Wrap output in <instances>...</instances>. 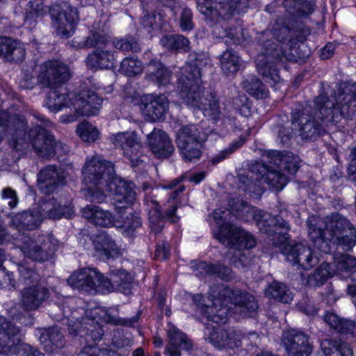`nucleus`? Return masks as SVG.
<instances>
[{"label":"nucleus","instance_id":"obj_43","mask_svg":"<svg viewBox=\"0 0 356 356\" xmlns=\"http://www.w3.org/2000/svg\"><path fill=\"white\" fill-rule=\"evenodd\" d=\"M95 249L106 258L110 259L120 255V251L112 238L105 234H99L95 241Z\"/></svg>","mask_w":356,"mask_h":356},{"label":"nucleus","instance_id":"obj_40","mask_svg":"<svg viewBox=\"0 0 356 356\" xmlns=\"http://www.w3.org/2000/svg\"><path fill=\"white\" fill-rule=\"evenodd\" d=\"M160 43L168 51L187 52L190 49L188 39L182 35H166L161 38Z\"/></svg>","mask_w":356,"mask_h":356},{"label":"nucleus","instance_id":"obj_22","mask_svg":"<svg viewBox=\"0 0 356 356\" xmlns=\"http://www.w3.org/2000/svg\"><path fill=\"white\" fill-rule=\"evenodd\" d=\"M282 253L288 261L298 264L306 270L318 263V258L314 256L311 248L302 243H296L293 245L286 244L282 249Z\"/></svg>","mask_w":356,"mask_h":356},{"label":"nucleus","instance_id":"obj_35","mask_svg":"<svg viewBox=\"0 0 356 356\" xmlns=\"http://www.w3.org/2000/svg\"><path fill=\"white\" fill-rule=\"evenodd\" d=\"M11 218V226L19 232L33 230L35 229L41 222L38 213L30 211L18 213Z\"/></svg>","mask_w":356,"mask_h":356},{"label":"nucleus","instance_id":"obj_62","mask_svg":"<svg viewBox=\"0 0 356 356\" xmlns=\"http://www.w3.org/2000/svg\"><path fill=\"white\" fill-rule=\"evenodd\" d=\"M179 26L182 31H190L193 29V14L189 8H185L182 10L179 19Z\"/></svg>","mask_w":356,"mask_h":356},{"label":"nucleus","instance_id":"obj_21","mask_svg":"<svg viewBox=\"0 0 356 356\" xmlns=\"http://www.w3.org/2000/svg\"><path fill=\"white\" fill-rule=\"evenodd\" d=\"M49 296V289L43 284L24 286L20 291L19 305L26 312L35 311Z\"/></svg>","mask_w":356,"mask_h":356},{"label":"nucleus","instance_id":"obj_17","mask_svg":"<svg viewBox=\"0 0 356 356\" xmlns=\"http://www.w3.org/2000/svg\"><path fill=\"white\" fill-rule=\"evenodd\" d=\"M204 337L218 349H234L241 345L243 334L234 328L223 329L205 323Z\"/></svg>","mask_w":356,"mask_h":356},{"label":"nucleus","instance_id":"obj_64","mask_svg":"<svg viewBox=\"0 0 356 356\" xmlns=\"http://www.w3.org/2000/svg\"><path fill=\"white\" fill-rule=\"evenodd\" d=\"M348 159L350 161L348 166L349 179L356 182V146L350 147Z\"/></svg>","mask_w":356,"mask_h":356},{"label":"nucleus","instance_id":"obj_23","mask_svg":"<svg viewBox=\"0 0 356 356\" xmlns=\"http://www.w3.org/2000/svg\"><path fill=\"white\" fill-rule=\"evenodd\" d=\"M168 107L169 102L164 95H145L140 104L143 113L152 122L163 119Z\"/></svg>","mask_w":356,"mask_h":356},{"label":"nucleus","instance_id":"obj_25","mask_svg":"<svg viewBox=\"0 0 356 356\" xmlns=\"http://www.w3.org/2000/svg\"><path fill=\"white\" fill-rule=\"evenodd\" d=\"M64 183L65 177L62 172L54 165H47L38 174V188L43 193H54Z\"/></svg>","mask_w":356,"mask_h":356},{"label":"nucleus","instance_id":"obj_9","mask_svg":"<svg viewBox=\"0 0 356 356\" xmlns=\"http://www.w3.org/2000/svg\"><path fill=\"white\" fill-rule=\"evenodd\" d=\"M206 140V134L195 124L182 126L177 132V147L186 162L195 163L201 159Z\"/></svg>","mask_w":356,"mask_h":356},{"label":"nucleus","instance_id":"obj_27","mask_svg":"<svg viewBox=\"0 0 356 356\" xmlns=\"http://www.w3.org/2000/svg\"><path fill=\"white\" fill-rule=\"evenodd\" d=\"M26 49L19 40L9 37H0V57L6 62L18 63L24 61Z\"/></svg>","mask_w":356,"mask_h":356},{"label":"nucleus","instance_id":"obj_57","mask_svg":"<svg viewBox=\"0 0 356 356\" xmlns=\"http://www.w3.org/2000/svg\"><path fill=\"white\" fill-rule=\"evenodd\" d=\"M140 226V217L136 213H129L124 220L122 228L127 236H131L134 231Z\"/></svg>","mask_w":356,"mask_h":356},{"label":"nucleus","instance_id":"obj_6","mask_svg":"<svg viewBox=\"0 0 356 356\" xmlns=\"http://www.w3.org/2000/svg\"><path fill=\"white\" fill-rule=\"evenodd\" d=\"M108 36L99 31H91L87 37L75 38L71 42L77 49H91L95 47L85 60L87 67L97 71L108 70L114 67L117 59L115 51L107 48Z\"/></svg>","mask_w":356,"mask_h":356},{"label":"nucleus","instance_id":"obj_4","mask_svg":"<svg viewBox=\"0 0 356 356\" xmlns=\"http://www.w3.org/2000/svg\"><path fill=\"white\" fill-rule=\"evenodd\" d=\"M213 237L229 249L226 256L236 268H245L250 264L249 254L243 250L256 245L255 238L248 232L236 225H224L213 232Z\"/></svg>","mask_w":356,"mask_h":356},{"label":"nucleus","instance_id":"obj_50","mask_svg":"<svg viewBox=\"0 0 356 356\" xmlns=\"http://www.w3.org/2000/svg\"><path fill=\"white\" fill-rule=\"evenodd\" d=\"M273 36L280 42H290L292 40V36L295 35V31L291 30L283 17H279L276 19L273 28Z\"/></svg>","mask_w":356,"mask_h":356},{"label":"nucleus","instance_id":"obj_53","mask_svg":"<svg viewBox=\"0 0 356 356\" xmlns=\"http://www.w3.org/2000/svg\"><path fill=\"white\" fill-rule=\"evenodd\" d=\"M238 206L241 207L242 210L241 212L237 213V218L243 221H248L252 219L259 227V222L262 221L264 212L261 210H256L245 202H239Z\"/></svg>","mask_w":356,"mask_h":356},{"label":"nucleus","instance_id":"obj_13","mask_svg":"<svg viewBox=\"0 0 356 356\" xmlns=\"http://www.w3.org/2000/svg\"><path fill=\"white\" fill-rule=\"evenodd\" d=\"M26 135L27 136L26 134ZM28 137L35 152L39 156L49 158L55 154H65L69 151L66 145L56 141L54 136L40 126L38 125L31 129Z\"/></svg>","mask_w":356,"mask_h":356},{"label":"nucleus","instance_id":"obj_44","mask_svg":"<svg viewBox=\"0 0 356 356\" xmlns=\"http://www.w3.org/2000/svg\"><path fill=\"white\" fill-rule=\"evenodd\" d=\"M79 324L80 325L76 326V328L79 333H83L87 338L91 339L95 342L102 339L103 330L95 319L84 318Z\"/></svg>","mask_w":356,"mask_h":356},{"label":"nucleus","instance_id":"obj_28","mask_svg":"<svg viewBox=\"0 0 356 356\" xmlns=\"http://www.w3.org/2000/svg\"><path fill=\"white\" fill-rule=\"evenodd\" d=\"M147 142L151 151L158 158L169 157L175 149L168 136L161 129H154L147 135Z\"/></svg>","mask_w":356,"mask_h":356},{"label":"nucleus","instance_id":"obj_52","mask_svg":"<svg viewBox=\"0 0 356 356\" xmlns=\"http://www.w3.org/2000/svg\"><path fill=\"white\" fill-rule=\"evenodd\" d=\"M112 44L114 48L123 52L138 53L140 51V44L136 38L131 35L115 38L112 41Z\"/></svg>","mask_w":356,"mask_h":356},{"label":"nucleus","instance_id":"obj_15","mask_svg":"<svg viewBox=\"0 0 356 356\" xmlns=\"http://www.w3.org/2000/svg\"><path fill=\"white\" fill-rule=\"evenodd\" d=\"M17 245L26 257L38 261H47L56 250L49 238H38L35 240L24 234L17 240Z\"/></svg>","mask_w":356,"mask_h":356},{"label":"nucleus","instance_id":"obj_7","mask_svg":"<svg viewBox=\"0 0 356 356\" xmlns=\"http://www.w3.org/2000/svg\"><path fill=\"white\" fill-rule=\"evenodd\" d=\"M315 110L310 105H305L296 108L292 113L293 129L299 133L300 136L305 140L316 139L326 132V127L334 122H325L322 120L316 100Z\"/></svg>","mask_w":356,"mask_h":356},{"label":"nucleus","instance_id":"obj_5","mask_svg":"<svg viewBox=\"0 0 356 356\" xmlns=\"http://www.w3.org/2000/svg\"><path fill=\"white\" fill-rule=\"evenodd\" d=\"M82 173L83 183L87 186L86 197L94 203L104 202L106 197L105 189L115 177L112 163L92 156L86 160Z\"/></svg>","mask_w":356,"mask_h":356},{"label":"nucleus","instance_id":"obj_63","mask_svg":"<svg viewBox=\"0 0 356 356\" xmlns=\"http://www.w3.org/2000/svg\"><path fill=\"white\" fill-rule=\"evenodd\" d=\"M79 356H112L108 349H100L97 347L88 346L84 348L79 354Z\"/></svg>","mask_w":356,"mask_h":356},{"label":"nucleus","instance_id":"obj_41","mask_svg":"<svg viewBox=\"0 0 356 356\" xmlns=\"http://www.w3.org/2000/svg\"><path fill=\"white\" fill-rule=\"evenodd\" d=\"M262 221L259 222V229L261 232L269 235L275 232V227L284 229L286 231L290 229L289 222L281 216H273L268 213H264Z\"/></svg>","mask_w":356,"mask_h":356},{"label":"nucleus","instance_id":"obj_32","mask_svg":"<svg viewBox=\"0 0 356 356\" xmlns=\"http://www.w3.org/2000/svg\"><path fill=\"white\" fill-rule=\"evenodd\" d=\"M196 270L201 275L215 276L226 282H229L235 277L231 268L220 263L201 261L197 264Z\"/></svg>","mask_w":356,"mask_h":356},{"label":"nucleus","instance_id":"obj_30","mask_svg":"<svg viewBox=\"0 0 356 356\" xmlns=\"http://www.w3.org/2000/svg\"><path fill=\"white\" fill-rule=\"evenodd\" d=\"M49 88L50 91L47 93L44 104L50 111L57 113L63 108L73 109L72 104L74 101V95H72V97H70V95L61 91L60 86Z\"/></svg>","mask_w":356,"mask_h":356},{"label":"nucleus","instance_id":"obj_48","mask_svg":"<svg viewBox=\"0 0 356 356\" xmlns=\"http://www.w3.org/2000/svg\"><path fill=\"white\" fill-rule=\"evenodd\" d=\"M19 284L24 286H32L34 284H42L40 282V275L31 267L26 265L20 264L18 266Z\"/></svg>","mask_w":356,"mask_h":356},{"label":"nucleus","instance_id":"obj_20","mask_svg":"<svg viewBox=\"0 0 356 356\" xmlns=\"http://www.w3.org/2000/svg\"><path fill=\"white\" fill-rule=\"evenodd\" d=\"M134 184L120 177H113L105 189V194L112 196L113 204L118 208H125L131 206L136 200Z\"/></svg>","mask_w":356,"mask_h":356},{"label":"nucleus","instance_id":"obj_36","mask_svg":"<svg viewBox=\"0 0 356 356\" xmlns=\"http://www.w3.org/2000/svg\"><path fill=\"white\" fill-rule=\"evenodd\" d=\"M335 273L343 278L350 277L356 282V259L349 254H341L335 257ZM356 284V283L355 284Z\"/></svg>","mask_w":356,"mask_h":356},{"label":"nucleus","instance_id":"obj_39","mask_svg":"<svg viewBox=\"0 0 356 356\" xmlns=\"http://www.w3.org/2000/svg\"><path fill=\"white\" fill-rule=\"evenodd\" d=\"M324 321L334 330L344 334L356 336V322L343 320L332 312H326L323 316Z\"/></svg>","mask_w":356,"mask_h":356},{"label":"nucleus","instance_id":"obj_45","mask_svg":"<svg viewBox=\"0 0 356 356\" xmlns=\"http://www.w3.org/2000/svg\"><path fill=\"white\" fill-rule=\"evenodd\" d=\"M265 294L268 298L283 303H289L293 299L292 293L288 287L284 283L276 281L273 282L268 286Z\"/></svg>","mask_w":356,"mask_h":356},{"label":"nucleus","instance_id":"obj_61","mask_svg":"<svg viewBox=\"0 0 356 356\" xmlns=\"http://www.w3.org/2000/svg\"><path fill=\"white\" fill-rule=\"evenodd\" d=\"M222 37L229 38L231 41L236 44H241L244 40L243 29L241 25L235 26L234 29H225V34H223Z\"/></svg>","mask_w":356,"mask_h":356},{"label":"nucleus","instance_id":"obj_51","mask_svg":"<svg viewBox=\"0 0 356 356\" xmlns=\"http://www.w3.org/2000/svg\"><path fill=\"white\" fill-rule=\"evenodd\" d=\"M243 89L251 96L257 99H263L268 96V90L261 81L256 77H250L242 83Z\"/></svg>","mask_w":356,"mask_h":356},{"label":"nucleus","instance_id":"obj_3","mask_svg":"<svg viewBox=\"0 0 356 356\" xmlns=\"http://www.w3.org/2000/svg\"><path fill=\"white\" fill-rule=\"evenodd\" d=\"M316 104L326 123H337L342 117L352 116L356 112V83H341L334 96L320 95L316 98Z\"/></svg>","mask_w":356,"mask_h":356},{"label":"nucleus","instance_id":"obj_18","mask_svg":"<svg viewBox=\"0 0 356 356\" xmlns=\"http://www.w3.org/2000/svg\"><path fill=\"white\" fill-rule=\"evenodd\" d=\"M281 343L288 356H309L312 352L309 335L300 330L284 331Z\"/></svg>","mask_w":356,"mask_h":356},{"label":"nucleus","instance_id":"obj_16","mask_svg":"<svg viewBox=\"0 0 356 356\" xmlns=\"http://www.w3.org/2000/svg\"><path fill=\"white\" fill-rule=\"evenodd\" d=\"M103 99L97 92L84 89L76 95H74V101L72 104L75 115L70 117L63 116V122H69L76 120V115H95L102 106Z\"/></svg>","mask_w":356,"mask_h":356},{"label":"nucleus","instance_id":"obj_37","mask_svg":"<svg viewBox=\"0 0 356 356\" xmlns=\"http://www.w3.org/2000/svg\"><path fill=\"white\" fill-rule=\"evenodd\" d=\"M132 280L131 275L125 270H113L111 273V278L108 279L112 289L107 293L117 290L124 294H129L131 292Z\"/></svg>","mask_w":356,"mask_h":356},{"label":"nucleus","instance_id":"obj_54","mask_svg":"<svg viewBox=\"0 0 356 356\" xmlns=\"http://www.w3.org/2000/svg\"><path fill=\"white\" fill-rule=\"evenodd\" d=\"M257 66L259 74L263 76L264 81L270 86H273L280 81V75L273 65L270 63L262 64L258 63Z\"/></svg>","mask_w":356,"mask_h":356},{"label":"nucleus","instance_id":"obj_59","mask_svg":"<svg viewBox=\"0 0 356 356\" xmlns=\"http://www.w3.org/2000/svg\"><path fill=\"white\" fill-rule=\"evenodd\" d=\"M6 259L5 253L3 250L0 248V270L1 271V274L3 275V281L1 282V285L3 288L12 289L15 288L16 285V282L14 279V275L13 273L6 272L3 268H2V263Z\"/></svg>","mask_w":356,"mask_h":356},{"label":"nucleus","instance_id":"obj_12","mask_svg":"<svg viewBox=\"0 0 356 356\" xmlns=\"http://www.w3.org/2000/svg\"><path fill=\"white\" fill-rule=\"evenodd\" d=\"M252 171L257 172L255 179L259 183H254L248 177L243 181L245 186V191L250 193L260 195L263 193L264 189L260 185L261 181L277 191L282 190L288 183V178L285 175L268 164L257 163L252 166Z\"/></svg>","mask_w":356,"mask_h":356},{"label":"nucleus","instance_id":"obj_42","mask_svg":"<svg viewBox=\"0 0 356 356\" xmlns=\"http://www.w3.org/2000/svg\"><path fill=\"white\" fill-rule=\"evenodd\" d=\"M220 68L224 74L229 76L238 71L240 67L239 56L232 49L225 51L219 57Z\"/></svg>","mask_w":356,"mask_h":356},{"label":"nucleus","instance_id":"obj_2","mask_svg":"<svg viewBox=\"0 0 356 356\" xmlns=\"http://www.w3.org/2000/svg\"><path fill=\"white\" fill-rule=\"evenodd\" d=\"M307 224L310 240L321 252H330L332 245L341 246L344 250H349L356 245L355 227L338 212L326 216L324 220L312 216Z\"/></svg>","mask_w":356,"mask_h":356},{"label":"nucleus","instance_id":"obj_19","mask_svg":"<svg viewBox=\"0 0 356 356\" xmlns=\"http://www.w3.org/2000/svg\"><path fill=\"white\" fill-rule=\"evenodd\" d=\"M115 147H121L123 154L133 166L139 165L144 162L141 142L135 132L118 133L112 138Z\"/></svg>","mask_w":356,"mask_h":356},{"label":"nucleus","instance_id":"obj_58","mask_svg":"<svg viewBox=\"0 0 356 356\" xmlns=\"http://www.w3.org/2000/svg\"><path fill=\"white\" fill-rule=\"evenodd\" d=\"M244 142L245 140L243 138H240L238 140L232 142L228 147L220 151L218 154L212 157L211 159V162L213 164H217L222 161L223 160L229 157L236 149L240 148L244 143Z\"/></svg>","mask_w":356,"mask_h":356},{"label":"nucleus","instance_id":"obj_14","mask_svg":"<svg viewBox=\"0 0 356 356\" xmlns=\"http://www.w3.org/2000/svg\"><path fill=\"white\" fill-rule=\"evenodd\" d=\"M67 65L58 60H49L40 67L38 83L43 88L60 86L70 78Z\"/></svg>","mask_w":356,"mask_h":356},{"label":"nucleus","instance_id":"obj_56","mask_svg":"<svg viewBox=\"0 0 356 356\" xmlns=\"http://www.w3.org/2000/svg\"><path fill=\"white\" fill-rule=\"evenodd\" d=\"M63 335L57 327H49L43 329L40 336V340L42 343H51L56 348L62 346Z\"/></svg>","mask_w":356,"mask_h":356},{"label":"nucleus","instance_id":"obj_26","mask_svg":"<svg viewBox=\"0 0 356 356\" xmlns=\"http://www.w3.org/2000/svg\"><path fill=\"white\" fill-rule=\"evenodd\" d=\"M230 302L235 305L236 311L244 317L253 316L257 314L259 305L254 296L241 290H232Z\"/></svg>","mask_w":356,"mask_h":356},{"label":"nucleus","instance_id":"obj_33","mask_svg":"<svg viewBox=\"0 0 356 356\" xmlns=\"http://www.w3.org/2000/svg\"><path fill=\"white\" fill-rule=\"evenodd\" d=\"M204 296L202 294H197L193 297L195 305L200 309L203 316L207 318V321L216 323H221L227 320V308L221 307L220 309L213 305L211 306L202 304Z\"/></svg>","mask_w":356,"mask_h":356},{"label":"nucleus","instance_id":"obj_31","mask_svg":"<svg viewBox=\"0 0 356 356\" xmlns=\"http://www.w3.org/2000/svg\"><path fill=\"white\" fill-rule=\"evenodd\" d=\"M82 216L89 222L99 227H108L114 222L113 215L100 207L90 204L82 209Z\"/></svg>","mask_w":356,"mask_h":356},{"label":"nucleus","instance_id":"obj_34","mask_svg":"<svg viewBox=\"0 0 356 356\" xmlns=\"http://www.w3.org/2000/svg\"><path fill=\"white\" fill-rule=\"evenodd\" d=\"M147 76L159 86H165L170 83L172 74L159 60L152 59L147 65Z\"/></svg>","mask_w":356,"mask_h":356},{"label":"nucleus","instance_id":"obj_60","mask_svg":"<svg viewBox=\"0 0 356 356\" xmlns=\"http://www.w3.org/2000/svg\"><path fill=\"white\" fill-rule=\"evenodd\" d=\"M300 159L297 156L286 154L284 155L283 168L290 174H295L300 168Z\"/></svg>","mask_w":356,"mask_h":356},{"label":"nucleus","instance_id":"obj_10","mask_svg":"<svg viewBox=\"0 0 356 356\" xmlns=\"http://www.w3.org/2000/svg\"><path fill=\"white\" fill-rule=\"evenodd\" d=\"M27 128L28 123L23 115H10L5 110H0V143L8 138L13 149L23 151L26 144Z\"/></svg>","mask_w":356,"mask_h":356},{"label":"nucleus","instance_id":"obj_8","mask_svg":"<svg viewBox=\"0 0 356 356\" xmlns=\"http://www.w3.org/2000/svg\"><path fill=\"white\" fill-rule=\"evenodd\" d=\"M21 329L5 316L0 315V356H44L37 349L15 338Z\"/></svg>","mask_w":356,"mask_h":356},{"label":"nucleus","instance_id":"obj_55","mask_svg":"<svg viewBox=\"0 0 356 356\" xmlns=\"http://www.w3.org/2000/svg\"><path fill=\"white\" fill-rule=\"evenodd\" d=\"M76 133L81 139L86 143H93L99 136V131L97 128L87 122L79 124Z\"/></svg>","mask_w":356,"mask_h":356},{"label":"nucleus","instance_id":"obj_29","mask_svg":"<svg viewBox=\"0 0 356 356\" xmlns=\"http://www.w3.org/2000/svg\"><path fill=\"white\" fill-rule=\"evenodd\" d=\"M38 213L40 218L59 219L62 217L70 218L73 214L72 207L68 205H61L56 199L49 197L40 202Z\"/></svg>","mask_w":356,"mask_h":356},{"label":"nucleus","instance_id":"obj_38","mask_svg":"<svg viewBox=\"0 0 356 356\" xmlns=\"http://www.w3.org/2000/svg\"><path fill=\"white\" fill-rule=\"evenodd\" d=\"M197 10L210 22L218 21L222 17V3L219 0H196Z\"/></svg>","mask_w":356,"mask_h":356},{"label":"nucleus","instance_id":"obj_47","mask_svg":"<svg viewBox=\"0 0 356 356\" xmlns=\"http://www.w3.org/2000/svg\"><path fill=\"white\" fill-rule=\"evenodd\" d=\"M334 273V271L331 270L330 265L324 262L316 268L313 274L308 277L307 284L313 287L320 286L331 277Z\"/></svg>","mask_w":356,"mask_h":356},{"label":"nucleus","instance_id":"obj_1","mask_svg":"<svg viewBox=\"0 0 356 356\" xmlns=\"http://www.w3.org/2000/svg\"><path fill=\"white\" fill-rule=\"evenodd\" d=\"M209 61L207 56L204 54H190L187 62L180 68L177 88L184 104L197 108L203 111L206 117L217 120L222 115L219 102L213 94L204 95V87L201 79V71Z\"/></svg>","mask_w":356,"mask_h":356},{"label":"nucleus","instance_id":"obj_49","mask_svg":"<svg viewBox=\"0 0 356 356\" xmlns=\"http://www.w3.org/2000/svg\"><path fill=\"white\" fill-rule=\"evenodd\" d=\"M169 343L168 346H179L181 349L188 350L192 348V343L185 334L181 332L176 327L169 325L168 330Z\"/></svg>","mask_w":356,"mask_h":356},{"label":"nucleus","instance_id":"obj_24","mask_svg":"<svg viewBox=\"0 0 356 356\" xmlns=\"http://www.w3.org/2000/svg\"><path fill=\"white\" fill-rule=\"evenodd\" d=\"M59 7L60 10L54 22V26L58 35L69 38L74 33L79 21L77 9L67 2H63Z\"/></svg>","mask_w":356,"mask_h":356},{"label":"nucleus","instance_id":"obj_11","mask_svg":"<svg viewBox=\"0 0 356 356\" xmlns=\"http://www.w3.org/2000/svg\"><path fill=\"white\" fill-rule=\"evenodd\" d=\"M74 289L88 294L107 293L112 289L108 278L95 268H83L74 271L67 279Z\"/></svg>","mask_w":356,"mask_h":356},{"label":"nucleus","instance_id":"obj_46","mask_svg":"<svg viewBox=\"0 0 356 356\" xmlns=\"http://www.w3.org/2000/svg\"><path fill=\"white\" fill-rule=\"evenodd\" d=\"M143 70V64L140 60L137 57L128 56L121 61L119 71L127 76L134 77L141 74Z\"/></svg>","mask_w":356,"mask_h":356}]
</instances>
